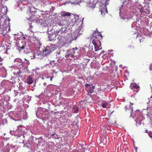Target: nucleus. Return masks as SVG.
Listing matches in <instances>:
<instances>
[{"label":"nucleus","instance_id":"28","mask_svg":"<svg viewBox=\"0 0 152 152\" xmlns=\"http://www.w3.org/2000/svg\"><path fill=\"white\" fill-rule=\"evenodd\" d=\"M128 147H126V148H125V149H126V150H127V151H128Z\"/></svg>","mask_w":152,"mask_h":152},{"label":"nucleus","instance_id":"15","mask_svg":"<svg viewBox=\"0 0 152 152\" xmlns=\"http://www.w3.org/2000/svg\"><path fill=\"white\" fill-rule=\"evenodd\" d=\"M100 11L101 12V14L102 15H105V13L104 12H104H106L107 13V10L106 7H105V8H104L103 9V10H100Z\"/></svg>","mask_w":152,"mask_h":152},{"label":"nucleus","instance_id":"25","mask_svg":"<svg viewBox=\"0 0 152 152\" xmlns=\"http://www.w3.org/2000/svg\"><path fill=\"white\" fill-rule=\"evenodd\" d=\"M38 55L37 53H35V57H36V56H38Z\"/></svg>","mask_w":152,"mask_h":152},{"label":"nucleus","instance_id":"12","mask_svg":"<svg viewBox=\"0 0 152 152\" xmlns=\"http://www.w3.org/2000/svg\"><path fill=\"white\" fill-rule=\"evenodd\" d=\"M92 42L94 45H96L98 44L101 45V41H98L97 40H96L95 39H94V38L92 40Z\"/></svg>","mask_w":152,"mask_h":152},{"label":"nucleus","instance_id":"17","mask_svg":"<svg viewBox=\"0 0 152 152\" xmlns=\"http://www.w3.org/2000/svg\"><path fill=\"white\" fill-rule=\"evenodd\" d=\"M107 102H105L104 103H102V106L103 108H106V106L107 105Z\"/></svg>","mask_w":152,"mask_h":152},{"label":"nucleus","instance_id":"10","mask_svg":"<svg viewBox=\"0 0 152 152\" xmlns=\"http://www.w3.org/2000/svg\"><path fill=\"white\" fill-rule=\"evenodd\" d=\"M29 12L31 15H33L35 13L36 11V9L33 7H29Z\"/></svg>","mask_w":152,"mask_h":152},{"label":"nucleus","instance_id":"14","mask_svg":"<svg viewBox=\"0 0 152 152\" xmlns=\"http://www.w3.org/2000/svg\"><path fill=\"white\" fill-rule=\"evenodd\" d=\"M71 14V13L69 12H64L62 13V15L63 16H69Z\"/></svg>","mask_w":152,"mask_h":152},{"label":"nucleus","instance_id":"22","mask_svg":"<svg viewBox=\"0 0 152 152\" xmlns=\"http://www.w3.org/2000/svg\"><path fill=\"white\" fill-rule=\"evenodd\" d=\"M3 58L0 57V65H1L2 64V61H3Z\"/></svg>","mask_w":152,"mask_h":152},{"label":"nucleus","instance_id":"31","mask_svg":"<svg viewBox=\"0 0 152 152\" xmlns=\"http://www.w3.org/2000/svg\"><path fill=\"white\" fill-rule=\"evenodd\" d=\"M141 40H142V39H141L140 40V42H141Z\"/></svg>","mask_w":152,"mask_h":152},{"label":"nucleus","instance_id":"30","mask_svg":"<svg viewBox=\"0 0 152 152\" xmlns=\"http://www.w3.org/2000/svg\"><path fill=\"white\" fill-rule=\"evenodd\" d=\"M23 39H26L25 38V37H23Z\"/></svg>","mask_w":152,"mask_h":152},{"label":"nucleus","instance_id":"16","mask_svg":"<svg viewBox=\"0 0 152 152\" xmlns=\"http://www.w3.org/2000/svg\"><path fill=\"white\" fill-rule=\"evenodd\" d=\"M125 108L126 110V111H127V110H129V112L131 114L132 113V110L131 109L130 106V107H129L128 109H127V108H128L127 106L125 107Z\"/></svg>","mask_w":152,"mask_h":152},{"label":"nucleus","instance_id":"9","mask_svg":"<svg viewBox=\"0 0 152 152\" xmlns=\"http://www.w3.org/2000/svg\"><path fill=\"white\" fill-rule=\"evenodd\" d=\"M33 82L32 78L29 76L27 79V83L28 84H32Z\"/></svg>","mask_w":152,"mask_h":152},{"label":"nucleus","instance_id":"29","mask_svg":"<svg viewBox=\"0 0 152 152\" xmlns=\"http://www.w3.org/2000/svg\"><path fill=\"white\" fill-rule=\"evenodd\" d=\"M145 132L146 133H148V131L147 130H145Z\"/></svg>","mask_w":152,"mask_h":152},{"label":"nucleus","instance_id":"6","mask_svg":"<svg viewBox=\"0 0 152 152\" xmlns=\"http://www.w3.org/2000/svg\"><path fill=\"white\" fill-rule=\"evenodd\" d=\"M76 22V19L74 18L71 20L70 21L68 22L67 23V25L69 27H71L75 25Z\"/></svg>","mask_w":152,"mask_h":152},{"label":"nucleus","instance_id":"24","mask_svg":"<svg viewBox=\"0 0 152 152\" xmlns=\"http://www.w3.org/2000/svg\"><path fill=\"white\" fill-rule=\"evenodd\" d=\"M139 9V10H140V12L141 13H142V11H143V10H142V9Z\"/></svg>","mask_w":152,"mask_h":152},{"label":"nucleus","instance_id":"26","mask_svg":"<svg viewBox=\"0 0 152 152\" xmlns=\"http://www.w3.org/2000/svg\"><path fill=\"white\" fill-rule=\"evenodd\" d=\"M104 50L102 51L101 53V54H103V53H104Z\"/></svg>","mask_w":152,"mask_h":152},{"label":"nucleus","instance_id":"7","mask_svg":"<svg viewBox=\"0 0 152 152\" xmlns=\"http://www.w3.org/2000/svg\"><path fill=\"white\" fill-rule=\"evenodd\" d=\"M57 31H56V34L55 33L51 34L49 35L48 37V39L49 41H50L52 40H53L54 39H55L56 36L58 35L59 34L57 33Z\"/></svg>","mask_w":152,"mask_h":152},{"label":"nucleus","instance_id":"18","mask_svg":"<svg viewBox=\"0 0 152 152\" xmlns=\"http://www.w3.org/2000/svg\"><path fill=\"white\" fill-rule=\"evenodd\" d=\"M128 48L129 50H131V49H133L134 48V47L133 45L130 46L128 47Z\"/></svg>","mask_w":152,"mask_h":152},{"label":"nucleus","instance_id":"21","mask_svg":"<svg viewBox=\"0 0 152 152\" xmlns=\"http://www.w3.org/2000/svg\"><path fill=\"white\" fill-rule=\"evenodd\" d=\"M145 3L147 4H148L150 2V0H145Z\"/></svg>","mask_w":152,"mask_h":152},{"label":"nucleus","instance_id":"11","mask_svg":"<svg viewBox=\"0 0 152 152\" xmlns=\"http://www.w3.org/2000/svg\"><path fill=\"white\" fill-rule=\"evenodd\" d=\"M99 44V46L98 44L94 45L95 51H97L100 50L102 49L101 45Z\"/></svg>","mask_w":152,"mask_h":152},{"label":"nucleus","instance_id":"4","mask_svg":"<svg viewBox=\"0 0 152 152\" xmlns=\"http://www.w3.org/2000/svg\"><path fill=\"white\" fill-rule=\"evenodd\" d=\"M130 87L134 92H137L139 89V87L136 83L132 84Z\"/></svg>","mask_w":152,"mask_h":152},{"label":"nucleus","instance_id":"5","mask_svg":"<svg viewBox=\"0 0 152 152\" xmlns=\"http://www.w3.org/2000/svg\"><path fill=\"white\" fill-rule=\"evenodd\" d=\"M53 50L54 48H53L51 46H47L43 50V52H46L47 54H49Z\"/></svg>","mask_w":152,"mask_h":152},{"label":"nucleus","instance_id":"3","mask_svg":"<svg viewBox=\"0 0 152 152\" xmlns=\"http://www.w3.org/2000/svg\"><path fill=\"white\" fill-rule=\"evenodd\" d=\"M93 38L98 40L100 41V40H102V34L99 32L94 31L93 33Z\"/></svg>","mask_w":152,"mask_h":152},{"label":"nucleus","instance_id":"19","mask_svg":"<svg viewBox=\"0 0 152 152\" xmlns=\"http://www.w3.org/2000/svg\"><path fill=\"white\" fill-rule=\"evenodd\" d=\"M3 41H4V44H6V46H5V47H7L8 45L7 44V43H6L7 42H6V41L5 40V39H3V41L1 42H3Z\"/></svg>","mask_w":152,"mask_h":152},{"label":"nucleus","instance_id":"23","mask_svg":"<svg viewBox=\"0 0 152 152\" xmlns=\"http://www.w3.org/2000/svg\"><path fill=\"white\" fill-rule=\"evenodd\" d=\"M148 135L150 137H152V132H150L148 133Z\"/></svg>","mask_w":152,"mask_h":152},{"label":"nucleus","instance_id":"2","mask_svg":"<svg viewBox=\"0 0 152 152\" xmlns=\"http://www.w3.org/2000/svg\"><path fill=\"white\" fill-rule=\"evenodd\" d=\"M64 30L65 29L64 28ZM64 29L62 28V29H60L59 31H58L57 34H58L59 36L58 37V39L59 40L61 44H62L63 45H64L66 44L70 43L71 42L69 38L66 36H64V33L62 32L63 31V29Z\"/></svg>","mask_w":152,"mask_h":152},{"label":"nucleus","instance_id":"27","mask_svg":"<svg viewBox=\"0 0 152 152\" xmlns=\"http://www.w3.org/2000/svg\"><path fill=\"white\" fill-rule=\"evenodd\" d=\"M50 81H52V79L53 78V77H50Z\"/></svg>","mask_w":152,"mask_h":152},{"label":"nucleus","instance_id":"13","mask_svg":"<svg viewBox=\"0 0 152 152\" xmlns=\"http://www.w3.org/2000/svg\"><path fill=\"white\" fill-rule=\"evenodd\" d=\"M3 41L2 42H1L0 43V52L2 50V49L3 47H5V46H6V44H4Z\"/></svg>","mask_w":152,"mask_h":152},{"label":"nucleus","instance_id":"8","mask_svg":"<svg viewBox=\"0 0 152 152\" xmlns=\"http://www.w3.org/2000/svg\"><path fill=\"white\" fill-rule=\"evenodd\" d=\"M76 49V50H77V48H76L75 49H74V48H73L72 50H71V53L72 54H69L68 55V57H70L71 58H73L74 56V54H75V50Z\"/></svg>","mask_w":152,"mask_h":152},{"label":"nucleus","instance_id":"1","mask_svg":"<svg viewBox=\"0 0 152 152\" xmlns=\"http://www.w3.org/2000/svg\"><path fill=\"white\" fill-rule=\"evenodd\" d=\"M7 12V8L6 6L2 5L0 7V21H4L3 24L1 25L0 31H2L1 34H4L7 32V29H8L9 31L10 26V19L7 18L6 14Z\"/></svg>","mask_w":152,"mask_h":152},{"label":"nucleus","instance_id":"20","mask_svg":"<svg viewBox=\"0 0 152 152\" xmlns=\"http://www.w3.org/2000/svg\"><path fill=\"white\" fill-rule=\"evenodd\" d=\"M19 48L20 49H21V50H23L25 48V46L23 45L22 46H19Z\"/></svg>","mask_w":152,"mask_h":152}]
</instances>
